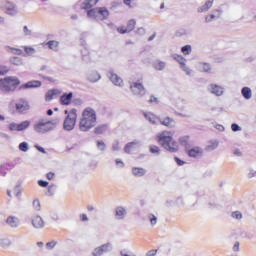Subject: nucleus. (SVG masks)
I'll use <instances>...</instances> for the list:
<instances>
[{
	"label": "nucleus",
	"instance_id": "obj_1",
	"mask_svg": "<svg viewBox=\"0 0 256 256\" xmlns=\"http://www.w3.org/2000/svg\"><path fill=\"white\" fill-rule=\"evenodd\" d=\"M97 125V113L91 107H87L82 112V117L79 122L80 131L86 132L93 129Z\"/></svg>",
	"mask_w": 256,
	"mask_h": 256
},
{
	"label": "nucleus",
	"instance_id": "obj_2",
	"mask_svg": "<svg viewBox=\"0 0 256 256\" xmlns=\"http://www.w3.org/2000/svg\"><path fill=\"white\" fill-rule=\"evenodd\" d=\"M157 141L166 151L170 153H177L179 151V145L173 140V134L168 131H164L157 135Z\"/></svg>",
	"mask_w": 256,
	"mask_h": 256
},
{
	"label": "nucleus",
	"instance_id": "obj_3",
	"mask_svg": "<svg viewBox=\"0 0 256 256\" xmlns=\"http://www.w3.org/2000/svg\"><path fill=\"white\" fill-rule=\"evenodd\" d=\"M59 122L56 120H46L40 119L36 121L33 125V129L36 133L40 135H45V133H49V131H53Z\"/></svg>",
	"mask_w": 256,
	"mask_h": 256
},
{
	"label": "nucleus",
	"instance_id": "obj_4",
	"mask_svg": "<svg viewBox=\"0 0 256 256\" xmlns=\"http://www.w3.org/2000/svg\"><path fill=\"white\" fill-rule=\"evenodd\" d=\"M18 85H21V81L15 76H7L0 79V91L2 93H13Z\"/></svg>",
	"mask_w": 256,
	"mask_h": 256
},
{
	"label": "nucleus",
	"instance_id": "obj_5",
	"mask_svg": "<svg viewBox=\"0 0 256 256\" xmlns=\"http://www.w3.org/2000/svg\"><path fill=\"white\" fill-rule=\"evenodd\" d=\"M66 118L63 122L64 131H73L75 129V125L77 123V110L72 109L70 111L65 110Z\"/></svg>",
	"mask_w": 256,
	"mask_h": 256
},
{
	"label": "nucleus",
	"instance_id": "obj_6",
	"mask_svg": "<svg viewBox=\"0 0 256 256\" xmlns=\"http://www.w3.org/2000/svg\"><path fill=\"white\" fill-rule=\"evenodd\" d=\"M87 16L90 19H95V21H105L109 17V10L105 7L90 9Z\"/></svg>",
	"mask_w": 256,
	"mask_h": 256
},
{
	"label": "nucleus",
	"instance_id": "obj_7",
	"mask_svg": "<svg viewBox=\"0 0 256 256\" xmlns=\"http://www.w3.org/2000/svg\"><path fill=\"white\" fill-rule=\"evenodd\" d=\"M130 89L133 95H136V97H145L147 93L145 86H143V83L141 82H132L130 84Z\"/></svg>",
	"mask_w": 256,
	"mask_h": 256
},
{
	"label": "nucleus",
	"instance_id": "obj_8",
	"mask_svg": "<svg viewBox=\"0 0 256 256\" xmlns=\"http://www.w3.org/2000/svg\"><path fill=\"white\" fill-rule=\"evenodd\" d=\"M1 9L3 12H5L7 15H17V5H15L11 1H4L1 5Z\"/></svg>",
	"mask_w": 256,
	"mask_h": 256
},
{
	"label": "nucleus",
	"instance_id": "obj_9",
	"mask_svg": "<svg viewBox=\"0 0 256 256\" xmlns=\"http://www.w3.org/2000/svg\"><path fill=\"white\" fill-rule=\"evenodd\" d=\"M112 250H113V244L106 243L100 247L95 248L94 251L92 252V254L94 256H101V255H103V253H109V251H112Z\"/></svg>",
	"mask_w": 256,
	"mask_h": 256
},
{
	"label": "nucleus",
	"instance_id": "obj_10",
	"mask_svg": "<svg viewBox=\"0 0 256 256\" xmlns=\"http://www.w3.org/2000/svg\"><path fill=\"white\" fill-rule=\"evenodd\" d=\"M107 76L113 85H116L117 87H121L123 85V79H121V77H119V75L115 74L113 71L110 70Z\"/></svg>",
	"mask_w": 256,
	"mask_h": 256
},
{
	"label": "nucleus",
	"instance_id": "obj_11",
	"mask_svg": "<svg viewBox=\"0 0 256 256\" xmlns=\"http://www.w3.org/2000/svg\"><path fill=\"white\" fill-rule=\"evenodd\" d=\"M135 25H137V22L132 19V20L128 21L127 27L121 26V27L117 28V31L119 33H131V31H133V29H135Z\"/></svg>",
	"mask_w": 256,
	"mask_h": 256
},
{
	"label": "nucleus",
	"instance_id": "obj_12",
	"mask_svg": "<svg viewBox=\"0 0 256 256\" xmlns=\"http://www.w3.org/2000/svg\"><path fill=\"white\" fill-rule=\"evenodd\" d=\"M29 109H30L29 102H27V100L25 99H20L16 103V110L18 111V113H25V111H29Z\"/></svg>",
	"mask_w": 256,
	"mask_h": 256
},
{
	"label": "nucleus",
	"instance_id": "obj_13",
	"mask_svg": "<svg viewBox=\"0 0 256 256\" xmlns=\"http://www.w3.org/2000/svg\"><path fill=\"white\" fill-rule=\"evenodd\" d=\"M172 58L182 66V69L186 72V75H189L191 73V70H189V68H187V66L185 65V58H183V56L179 54H173Z\"/></svg>",
	"mask_w": 256,
	"mask_h": 256
},
{
	"label": "nucleus",
	"instance_id": "obj_14",
	"mask_svg": "<svg viewBox=\"0 0 256 256\" xmlns=\"http://www.w3.org/2000/svg\"><path fill=\"white\" fill-rule=\"evenodd\" d=\"M32 226L34 229H43V227H45V221H43L41 216H34L32 218Z\"/></svg>",
	"mask_w": 256,
	"mask_h": 256
},
{
	"label": "nucleus",
	"instance_id": "obj_15",
	"mask_svg": "<svg viewBox=\"0 0 256 256\" xmlns=\"http://www.w3.org/2000/svg\"><path fill=\"white\" fill-rule=\"evenodd\" d=\"M19 224H20L19 218L15 216H9L6 219V225H8V227H11L12 229H17V227H19Z\"/></svg>",
	"mask_w": 256,
	"mask_h": 256
},
{
	"label": "nucleus",
	"instance_id": "obj_16",
	"mask_svg": "<svg viewBox=\"0 0 256 256\" xmlns=\"http://www.w3.org/2000/svg\"><path fill=\"white\" fill-rule=\"evenodd\" d=\"M38 87H41V81L32 80L25 84H22L21 89H37Z\"/></svg>",
	"mask_w": 256,
	"mask_h": 256
},
{
	"label": "nucleus",
	"instance_id": "obj_17",
	"mask_svg": "<svg viewBox=\"0 0 256 256\" xmlns=\"http://www.w3.org/2000/svg\"><path fill=\"white\" fill-rule=\"evenodd\" d=\"M15 168V164L14 163H6L0 166V175L2 177H5V175H7V171H11V169Z\"/></svg>",
	"mask_w": 256,
	"mask_h": 256
},
{
	"label": "nucleus",
	"instance_id": "obj_18",
	"mask_svg": "<svg viewBox=\"0 0 256 256\" xmlns=\"http://www.w3.org/2000/svg\"><path fill=\"white\" fill-rule=\"evenodd\" d=\"M221 17V10H214L213 14L207 15L205 17L206 23H211V21H215V19H219Z\"/></svg>",
	"mask_w": 256,
	"mask_h": 256
},
{
	"label": "nucleus",
	"instance_id": "obj_19",
	"mask_svg": "<svg viewBox=\"0 0 256 256\" xmlns=\"http://www.w3.org/2000/svg\"><path fill=\"white\" fill-rule=\"evenodd\" d=\"M201 155H203V150L199 147H194L190 150H188V156L189 157H201Z\"/></svg>",
	"mask_w": 256,
	"mask_h": 256
},
{
	"label": "nucleus",
	"instance_id": "obj_20",
	"mask_svg": "<svg viewBox=\"0 0 256 256\" xmlns=\"http://www.w3.org/2000/svg\"><path fill=\"white\" fill-rule=\"evenodd\" d=\"M61 92L58 89L49 90L46 93V101H52V99H55V97H59Z\"/></svg>",
	"mask_w": 256,
	"mask_h": 256
},
{
	"label": "nucleus",
	"instance_id": "obj_21",
	"mask_svg": "<svg viewBox=\"0 0 256 256\" xmlns=\"http://www.w3.org/2000/svg\"><path fill=\"white\" fill-rule=\"evenodd\" d=\"M71 99H73V92L64 94L60 97L62 105H71Z\"/></svg>",
	"mask_w": 256,
	"mask_h": 256
},
{
	"label": "nucleus",
	"instance_id": "obj_22",
	"mask_svg": "<svg viewBox=\"0 0 256 256\" xmlns=\"http://www.w3.org/2000/svg\"><path fill=\"white\" fill-rule=\"evenodd\" d=\"M215 0H208L204 5L198 8V13H206V11L210 10L213 7V2Z\"/></svg>",
	"mask_w": 256,
	"mask_h": 256
},
{
	"label": "nucleus",
	"instance_id": "obj_23",
	"mask_svg": "<svg viewBox=\"0 0 256 256\" xmlns=\"http://www.w3.org/2000/svg\"><path fill=\"white\" fill-rule=\"evenodd\" d=\"M210 92L213 93V95H217V97H221V95H223V88L212 84L210 85Z\"/></svg>",
	"mask_w": 256,
	"mask_h": 256
},
{
	"label": "nucleus",
	"instance_id": "obj_24",
	"mask_svg": "<svg viewBox=\"0 0 256 256\" xmlns=\"http://www.w3.org/2000/svg\"><path fill=\"white\" fill-rule=\"evenodd\" d=\"M99 79H101V75L97 73V71H92L88 74V81H90V83H97Z\"/></svg>",
	"mask_w": 256,
	"mask_h": 256
},
{
	"label": "nucleus",
	"instance_id": "obj_25",
	"mask_svg": "<svg viewBox=\"0 0 256 256\" xmlns=\"http://www.w3.org/2000/svg\"><path fill=\"white\" fill-rule=\"evenodd\" d=\"M116 218L121 220V219H125V215H127V210H125V208L123 207H117L116 208Z\"/></svg>",
	"mask_w": 256,
	"mask_h": 256
},
{
	"label": "nucleus",
	"instance_id": "obj_26",
	"mask_svg": "<svg viewBox=\"0 0 256 256\" xmlns=\"http://www.w3.org/2000/svg\"><path fill=\"white\" fill-rule=\"evenodd\" d=\"M99 3V0H85L82 4V9H91V7H95Z\"/></svg>",
	"mask_w": 256,
	"mask_h": 256
},
{
	"label": "nucleus",
	"instance_id": "obj_27",
	"mask_svg": "<svg viewBox=\"0 0 256 256\" xmlns=\"http://www.w3.org/2000/svg\"><path fill=\"white\" fill-rule=\"evenodd\" d=\"M146 173L147 171L143 168H139V167L132 168V174L135 177H143V175H145Z\"/></svg>",
	"mask_w": 256,
	"mask_h": 256
},
{
	"label": "nucleus",
	"instance_id": "obj_28",
	"mask_svg": "<svg viewBox=\"0 0 256 256\" xmlns=\"http://www.w3.org/2000/svg\"><path fill=\"white\" fill-rule=\"evenodd\" d=\"M137 145H139V142L137 141L126 144L124 148L125 153H131V151H135V147H137Z\"/></svg>",
	"mask_w": 256,
	"mask_h": 256
},
{
	"label": "nucleus",
	"instance_id": "obj_29",
	"mask_svg": "<svg viewBox=\"0 0 256 256\" xmlns=\"http://www.w3.org/2000/svg\"><path fill=\"white\" fill-rule=\"evenodd\" d=\"M241 93H242V96L244 97V99H251V97H252L251 88H249V87L242 88Z\"/></svg>",
	"mask_w": 256,
	"mask_h": 256
},
{
	"label": "nucleus",
	"instance_id": "obj_30",
	"mask_svg": "<svg viewBox=\"0 0 256 256\" xmlns=\"http://www.w3.org/2000/svg\"><path fill=\"white\" fill-rule=\"evenodd\" d=\"M144 117L149 121V123H152V125L157 123V117L151 113H144Z\"/></svg>",
	"mask_w": 256,
	"mask_h": 256
},
{
	"label": "nucleus",
	"instance_id": "obj_31",
	"mask_svg": "<svg viewBox=\"0 0 256 256\" xmlns=\"http://www.w3.org/2000/svg\"><path fill=\"white\" fill-rule=\"evenodd\" d=\"M0 247H2V249H7V247H11V240H9V238L0 239Z\"/></svg>",
	"mask_w": 256,
	"mask_h": 256
},
{
	"label": "nucleus",
	"instance_id": "obj_32",
	"mask_svg": "<svg viewBox=\"0 0 256 256\" xmlns=\"http://www.w3.org/2000/svg\"><path fill=\"white\" fill-rule=\"evenodd\" d=\"M161 125H165V127H173V119L166 117L163 120L160 121Z\"/></svg>",
	"mask_w": 256,
	"mask_h": 256
},
{
	"label": "nucleus",
	"instance_id": "obj_33",
	"mask_svg": "<svg viewBox=\"0 0 256 256\" xmlns=\"http://www.w3.org/2000/svg\"><path fill=\"white\" fill-rule=\"evenodd\" d=\"M47 45L49 49H52V51H59V42L52 40L49 41Z\"/></svg>",
	"mask_w": 256,
	"mask_h": 256
},
{
	"label": "nucleus",
	"instance_id": "obj_34",
	"mask_svg": "<svg viewBox=\"0 0 256 256\" xmlns=\"http://www.w3.org/2000/svg\"><path fill=\"white\" fill-rule=\"evenodd\" d=\"M18 125H19L20 131H25L26 129H29V127L31 125V121L25 120Z\"/></svg>",
	"mask_w": 256,
	"mask_h": 256
},
{
	"label": "nucleus",
	"instance_id": "obj_35",
	"mask_svg": "<svg viewBox=\"0 0 256 256\" xmlns=\"http://www.w3.org/2000/svg\"><path fill=\"white\" fill-rule=\"evenodd\" d=\"M198 67L200 71H203L204 73H209V71H211V66L207 63H200Z\"/></svg>",
	"mask_w": 256,
	"mask_h": 256
},
{
	"label": "nucleus",
	"instance_id": "obj_36",
	"mask_svg": "<svg viewBox=\"0 0 256 256\" xmlns=\"http://www.w3.org/2000/svg\"><path fill=\"white\" fill-rule=\"evenodd\" d=\"M105 131H107V125H100V126L96 127L94 130V132L97 135H101V134L105 133Z\"/></svg>",
	"mask_w": 256,
	"mask_h": 256
},
{
	"label": "nucleus",
	"instance_id": "obj_37",
	"mask_svg": "<svg viewBox=\"0 0 256 256\" xmlns=\"http://www.w3.org/2000/svg\"><path fill=\"white\" fill-rule=\"evenodd\" d=\"M219 147V142L217 141H211L209 145L206 147L207 151H215Z\"/></svg>",
	"mask_w": 256,
	"mask_h": 256
},
{
	"label": "nucleus",
	"instance_id": "obj_38",
	"mask_svg": "<svg viewBox=\"0 0 256 256\" xmlns=\"http://www.w3.org/2000/svg\"><path fill=\"white\" fill-rule=\"evenodd\" d=\"M164 67H165V62L163 61H156L154 63V69H156L157 71H163Z\"/></svg>",
	"mask_w": 256,
	"mask_h": 256
},
{
	"label": "nucleus",
	"instance_id": "obj_39",
	"mask_svg": "<svg viewBox=\"0 0 256 256\" xmlns=\"http://www.w3.org/2000/svg\"><path fill=\"white\" fill-rule=\"evenodd\" d=\"M180 145H183V147H187L189 145V136H182L179 138Z\"/></svg>",
	"mask_w": 256,
	"mask_h": 256
},
{
	"label": "nucleus",
	"instance_id": "obj_40",
	"mask_svg": "<svg viewBox=\"0 0 256 256\" xmlns=\"http://www.w3.org/2000/svg\"><path fill=\"white\" fill-rule=\"evenodd\" d=\"M19 150L22 151L23 153H27L29 151V143L27 142L20 143Z\"/></svg>",
	"mask_w": 256,
	"mask_h": 256
},
{
	"label": "nucleus",
	"instance_id": "obj_41",
	"mask_svg": "<svg viewBox=\"0 0 256 256\" xmlns=\"http://www.w3.org/2000/svg\"><path fill=\"white\" fill-rule=\"evenodd\" d=\"M32 205L35 211H41V202H39V199H34Z\"/></svg>",
	"mask_w": 256,
	"mask_h": 256
},
{
	"label": "nucleus",
	"instance_id": "obj_42",
	"mask_svg": "<svg viewBox=\"0 0 256 256\" xmlns=\"http://www.w3.org/2000/svg\"><path fill=\"white\" fill-rule=\"evenodd\" d=\"M9 131H20L19 124L12 122L8 125Z\"/></svg>",
	"mask_w": 256,
	"mask_h": 256
},
{
	"label": "nucleus",
	"instance_id": "obj_43",
	"mask_svg": "<svg viewBox=\"0 0 256 256\" xmlns=\"http://www.w3.org/2000/svg\"><path fill=\"white\" fill-rule=\"evenodd\" d=\"M10 61H11L12 65H17V66L23 65V61L19 57H13L10 59Z\"/></svg>",
	"mask_w": 256,
	"mask_h": 256
},
{
	"label": "nucleus",
	"instance_id": "obj_44",
	"mask_svg": "<svg viewBox=\"0 0 256 256\" xmlns=\"http://www.w3.org/2000/svg\"><path fill=\"white\" fill-rule=\"evenodd\" d=\"M160 149L158 146H155V145H151L150 146V153H153L154 155H159L160 153Z\"/></svg>",
	"mask_w": 256,
	"mask_h": 256
},
{
	"label": "nucleus",
	"instance_id": "obj_45",
	"mask_svg": "<svg viewBox=\"0 0 256 256\" xmlns=\"http://www.w3.org/2000/svg\"><path fill=\"white\" fill-rule=\"evenodd\" d=\"M231 216L233 217V219H238V220L243 219V214L240 211L232 212Z\"/></svg>",
	"mask_w": 256,
	"mask_h": 256
},
{
	"label": "nucleus",
	"instance_id": "obj_46",
	"mask_svg": "<svg viewBox=\"0 0 256 256\" xmlns=\"http://www.w3.org/2000/svg\"><path fill=\"white\" fill-rule=\"evenodd\" d=\"M148 219H149L151 225H157V216H155L153 214H149Z\"/></svg>",
	"mask_w": 256,
	"mask_h": 256
},
{
	"label": "nucleus",
	"instance_id": "obj_47",
	"mask_svg": "<svg viewBox=\"0 0 256 256\" xmlns=\"http://www.w3.org/2000/svg\"><path fill=\"white\" fill-rule=\"evenodd\" d=\"M182 53H184L185 55H189V53H191V45H186L183 46L181 49Z\"/></svg>",
	"mask_w": 256,
	"mask_h": 256
},
{
	"label": "nucleus",
	"instance_id": "obj_48",
	"mask_svg": "<svg viewBox=\"0 0 256 256\" xmlns=\"http://www.w3.org/2000/svg\"><path fill=\"white\" fill-rule=\"evenodd\" d=\"M97 147L100 151H105V142H103V140H98L97 141Z\"/></svg>",
	"mask_w": 256,
	"mask_h": 256
},
{
	"label": "nucleus",
	"instance_id": "obj_49",
	"mask_svg": "<svg viewBox=\"0 0 256 256\" xmlns=\"http://www.w3.org/2000/svg\"><path fill=\"white\" fill-rule=\"evenodd\" d=\"M24 51L26 53V55H34L35 50L31 47H24Z\"/></svg>",
	"mask_w": 256,
	"mask_h": 256
},
{
	"label": "nucleus",
	"instance_id": "obj_50",
	"mask_svg": "<svg viewBox=\"0 0 256 256\" xmlns=\"http://www.w3.org/2000/svg\"><path fill=\"white\" fill-rule=\"evenodd\" d=\"M14 191H15V196H16V197H21V185H17V186L14 188Z\"/></svg>",
	"mask_w": 256,
	"mask_h": 256
},
{
	"label": "nucleus",
	"instance_id": "obj_51",
	"mask_svg": "<svg viewBox=\"0 0 256 256\" xmlns=\"http://www.w3.org/2000/svg\"><path fill=\"white\" fill-rule=\"evenodd\" d=\"M55 245H57V242H55V241H50V242L46 243L47 249H54Z\"/></svg>",
	"mask_w": 256,
	"mask_h": 256
},
{
	"label": "nucleus",
	"instance_id": "obj_52",
	"mask_svg": "<svg viewBox=\"0 0 256 256\" xmlns=\"http://www.w3.org/2000/svg\"><path fill=\"white\" fill-rule=\"evenodd\" d=\"M248 179H253V177H256V171L253 169L249 170V173L247 174Z\"/></svg>",
	"mask_w": 256,
	"mask_h": 256
},
{
	"label": "nucleus",
	"instance_id": "obj_53",
	"mask_svg": "<svg viewBox=\"0 0 256 256\" xmlns=\"http://www.w3.org/2000/svg\"><path fill=\"white\" fill-rule=\"evenodd\" d=\"M11 51L14 53V55H23V50L21 49L11 48Z\"/></svg>",
	"mask_w": 256,
	"mask_h": 256
},
{
	"label": "nucleus",
	"instance_id": "obj_54",
	"mask_svg": "<svg viewBox=\"0 0 256 256\" xmlns=\"http://www.w3.org/2000/svg\"><path fill=\"white\" fill-rule=\"evenodd\" d=\"M231 129H232V131H234V132L241 131V127L238 126L236 123H234V124L231 125Z\"/></svg>",
	"mask_w": 256,
	"mask_h": 256
},
{
	"label": "nucleus",
	"instance_id": "obj_55",
	"mask_svg": "<svg viewBox=\"0 0 256 256\" xmlns=\"http://www.w3.org/2000/svg\"><path fill=\"white\" fill-rule=\"evenodd\" d=\"M38 185H39L40 187H47V185H49V182L43 181V180H39V181H38Z\"/></svg>",
	"mask_w": 256,
	"mask_h": 256
},
{
	"label": "nucleus",
	"instance_id": "obj_56",
	"mask_svg": "<svg viewBox=\"0 0 256 256\" xmlns=\"http://www.w3.org/2000/svg\"><path fill=\"white\" fill-rule=\"evenodd\" d=\"M157 255V250H150L146 253V256H156Z\"/></svg>",
	"mask_w": 256,
	"mask_h": 256
},
{
	"label": "nucleus",
	"instance_id": "obj_57",
	"mask_svg": "<svg viewBox=\"0 0 256 256\" xmlns=\"http://www.w3.org/2000/svg\"><path fill=\"white\" fill-rule=\"evenodd\" d=\"M82 57L85 58L87 55H89V50L87 48L82 49L81 51Z\"/></svg>",
	"mask_w": 256,
	"mask_h": 256
},
{
	"label": "nucleus",
	"instance_id": "obj_58",
	"mask_svg": "<svg viewBox=\"0 0 256 256\" xmlns=\"http://www.w3.org/2000/svg\"><path fill=\"white\" fill-rule=\"evenodd\" d=\"M239 245H240V244H239L238 241L234 243L233 251H234L235 253H237V252L239 251Z\"/></svg>",
	"mask_w": 256,
	"mask_h": 256
},
{
	"label": "nucleus",
	"instance_id": "obj_59",
	"mask_svg": "<svg viewBox=\"0 0 256 256\" xmlns=\"http://www.w3.org/2000/svg\"><path fill=\"white\" fill-rule=\"evenodd\" d=\"M47 179H49V181H52V179L55 177V173L53 172H49L47 175H46Z\"/></svg>",
	"mask_w": 256,
	"mask_h": 256
},
{
	"label": "nucleus",
	"instance_id": "obj_60",
	"mask_svg": "<svg viewBox=\"0 0 256 256\" xmlns=\"http://www.w3.org/2000/svg\"><path fill=\"white\" fill-rule=\"evenodd\" d=\"M112 149L114 151H119V142H115L113 145H112Z\"/></svg>",
	"mask_w": 256,
	"mask_h": 256
},
{
	"label": "nucleus",
	"instance_id": "obj_61",
	"mask_svg": "<svg viewBox=\"0 0 256 256\" xmlns=\"http://www.w3.org/2000/svg\"><path fill=\"white\" fill-rule=\"evenodd\" d=\"M116 165H118V167H125V164L120 159H116Z\"/></svg>",
	"mask_w": 256,
	"mask_h": 256
},
{
	"label": "nucleus",
	"instance_id": "obj_62",
	"mask_svg": "<svg viewBox=\"0 0 256 256\" xmlns=\"http://www.w3.org/2000/svg\"><path fill=\"white\" fill-rule=\"evenodd\" d=\"M35 148H36L38 151H40V153H47V152L45 151V149H44L43 147L39 146V145H35Z\"/></svg>",
	"mask_w": 256,
	"mask_h": 256
},
{
	"label": "nucleus",
	"instance_id": "obj_63",
	"mask_svg": "<svg viewBox=\"0 0 256 256\" xmlns=\"http://www.w3.org/2000/svg\"><path fill=\"white\" fill-rule=\"evenodd\" d=\"M234 155H236V157H241V155H242L241 150L235 149L234 150Z\"/></svg>",
	"mask_w": 256,
	"mask_h": 256
},
{
	"label": "nucleus",
	"instance_id": "obj_64",
	"mask_svg": "<svg viewBox=\"0 0 256 256\" xmlns=\"http://www.w3.org/2000/svg\"><path fill=\"white\" fill-rule=\"evenodd\" d=\"M149 103H157V98L154 96H151Z\"/></svg>",
	"mask_w": 256,
	"mask_h": 256
}]
</instances>
